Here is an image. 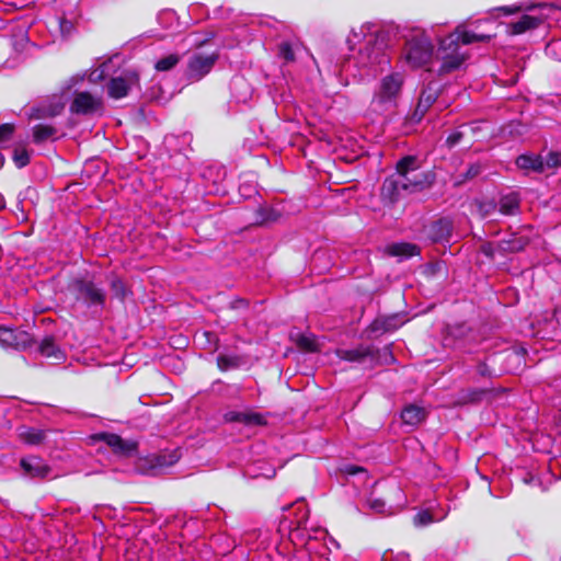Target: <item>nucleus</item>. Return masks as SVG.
<instances>
[{"instance_id":"nucleus-1","label":"nucleus","mask_w":561,"mask_h":561,"mask_svg":"<svg viewBox=\"0 0 561 561\" xmlns=\"http://www.w3.org/2000/svg\"><path fill=\"white\" fill-rule=\"evenodd\" d=\"M397 176L407 194L421 192L435 180L432 172L421 170V162L415 156H405L397 162Z\"/></svg>"},{"instance_id":"nucleus-2","label":"nucleus","mask_w":561,"mask_h":561,"mask_svg":"<svg viewBox=\"0 0 561 561\" xmlns=\"http://www.w3.org/2000/svg\"><path fill=\"white\" fill-rule=\"evenodd\" d=\"M389 61L383 37L376 33L365 35L364 43L360 45L358 55L355 57V65L359 68L371 69V72L376 73L378 70H383V67L389 65Z\"/></svg>"},{"instance_id":"nucleus-3","label":"nucleus","mask_w":561,"mask_h":561,"mask_svg":"<svg viewBox=\"0 0 561 561\" xmlns=\"http://www.w3.org/2000/svg\"><path fill=\"white\" fill-rule=\"evenodd\" d=\"M70 293L76 300L88 308L103 309L106 304L107 294L101 284L88 277L75 278L69 285Z\"/></svg>"},{"instance_id":"nucleus-4","label":"nucleus","mask_w":561,"mask_h":561,"mask_svg":"<svg viewBox=\"0 0 561 561\" xmlns=\"http://www.w3.org/2000/svg\"><path fill=\"white\" fill-rule=\"evenodd\" d=\"M295 514L296 519L291 520L289 526V537L291 541H299L301 545L306 546L308 551L314 550L316 540L319 537H324L325 530L321 528L313 529L314 536H312L311 530L307 528L309 511L305 503L299 502L295 505Z\"/></svg>"},{"instance_id":"nucleus-5","label":"nucleus","mask_w":561,"mask_h":561,"mask_svg":"<svg viewBox=\"0 0 561 561\" xmlns=\"http://www.w3.org/2000/svg\"><path fill=\"white\" fill-rule=\"evenodd\" d=\"M403 84V77L400 73L386 76L374 93L371 105L374 111L383 112L397 105Z\"/></svg>"},{"instance_id":"nucleus-6","label":"nucleus","mask_w":561,"mask_h":561,"mask_svg":"<svg viewBox=\"0 0 561 561\" xmlns=\"http://www.w3.org/2000/svg\"><path fill=\"white\" fill-rule=\"evenodd\" d=\"M433 45L425 35H415L407 41L403 58L411 68H421L427 65L433 57Z\"/></svg>"},{"instance_id":"nucleus-7","label":"nucleus","mask_w":561,"mask_h":561,"mask_svg":"<svg viewBox=\"0 0 561 561\" xmlns=\"http://www.w3.org/2000/svg\"><path fill=\"white\" fill-rule=\"evenodd\" d=\"M218 54L213 53L210 55H204L201 53H194L190 56L185 69V77L192 82L202 80L208 75L214 68L218 60Z\"/></svg>"},{"instance_id":"nucleus-8","label":"nucleus","mask_w":561,"mask_h":561,"mask_svg":"<svg viewBox=\"0 0 561 561\" xmlns=\"http://www.w3.org/2000/svg\"><path fill=\"white\" fill-rule=\"evenodd\" d=\"M138 83V73L135 70H125L119 76L112 78L108 82V95L114 99H122L126 96L130 89Z\"/></svg>"},{"instance_id":"nucleus-9","label":"nucleus","mask_w":561,"mask_h":561,"mask_svg":"<svg viewBox=\"0 0 561 561\" xmlns=\"http://www.w3.org/2000/svg\"><path fill=\"white\" fill-rule=\"evenodd\" d=\"M65 108V102L59 95H53L30 108V119H45L58 116Z\"/></svg>"},{"instance_id":"nucleus-10","label":"nucleus","mask_w":561,"mask_h":561,"mask_svg":"<svg viewBox=\"0 0 561 561\" xmlns=\"http://www.w3.org/2000/svg\"><path fill=\"white\" fill-rule=\"evenodd\" d=\"M32 343V336L25 331L14 330L5 327L0 328V345L3 347L24 351L28 348Z\"/></svg>"},{"instance_id":"nucleus-11","label":"nucleus","mask_w":561,"mask_h":561,"mask_svg":"<svg viewBox=\"0 0 561 561\" xmlns=\"http://www.w3.org/2000/svg\"><path fill=\"white\" fill-rule=\"evenodd\" d=\"M102 110L101 98L94 96L89 92H76L70 105V111L80 115H92Z\"/></svg>"},{"instance_id":"nucleus-12","label":"nucleus","mask_w":561,"mask_h":561,"mask_svg":"<svg viewBox=\"0 0 561 561\" xmlns=\"http://www.w3.org/2000/svg\"><path fill=\"white\" fill-rule=\"evenodd\" d=\"M92 439L95 442H103L113 450V453L121 456H129L137 448L136 443L124 440L121 436L113 433H96L92 436Z\"/></svg>"},{"instance_id":"nucleus-13","label":"nucleus","mask_w":561,"mask_h":561,"mask_svg":"<svg viewBox=\"0 0 561 561\" xmlns=\"http://www.w3.org/2000/svg\"><path fill=\"white\" fill-rule=\"evenodd\" d=\"M490 35L485 34H478L472 31H467L461 27H457V30L449 34L447 37L442 39V47L444 49L448 47H451L453 45H456V48L459 46V43L463 45L472 44L476 42H485L490 39Z\"/></svg>"},{"instance_id":"nucleus-14","label":"nucleus","mask_w":561,"mask_h":561,"mask_svg":"<svg viewBox=\"0 0 561 561\" xmlns=\"http://www.w3.org/2000/svg\"><path fill=\"white\" fill-rule=\"evenodd\" d=\"M460 46L456 48V45L444 49L442 45L439 46V51L442 54V65L439 68V73H449L458 69L462 62L465 61V55L459 53Z\"/></svg>"},{"instance_id":"nucleus-15","label":"nucleus","mask_w":561,"mask_h":561,"mask_svg":"<svg viewBox=\"0 0 561 561\" xmlns=\"http://www.w3.org/2000/svg\"><path fill=\"white\" fill-rule=\"evenodd\" d=\"M20 466L23 470V473L30 478L43 479L50 472V467L37 456H28L22 458Z\"/></svg>"},{"instance_id":"nucleus-16","label":"nucleus","mask_w":561,"mask_h":561,"mask_svg":"<svg viewBox=\"0 0 561 561\" xmlns=\"http://www.w3.org/2000/svg\"><path fill=\"white\" fill-rule=\"evenodd\" d=\"M339 358L353 363H364L366 359H374L375 352L369 345H359L352 350H337Z\"/></svg>"},{"instance_id":"nucleus-17","label":"nucleus","mask_w":561,"mask_h":561,"mask_svg":"<svg viewBox=\"0 0 561 561\" xmlns=\"http://www.w3.org/2000/svg\"><path fill=\"white\" fill-rule=\"evenodd\" d=\"M227 422H238L249 426L266 424L264 415L256 412L229 411L225 414Z\"/></svg>"},{"instance_id":"nucleus-18","label":"nucleus","mask_w":561,"mask_h":561,"mask_svg":"<svg viewBox=\"0 0 561 561\" xmlns=\"http://www.w3.org/2000/svg\"><path fill=\"white\" fill-rule=\"evenodd\" d=\"M438 98V89L432 84H428L423 91L421 92L414 116H417L419 119H421L426 112L430 110V107L435 103V101Z\"/></svg>"},{"instance_id":"nucleus-19","label":"nucleus","mask_w":561,"mask_h":561,"mask_svg":"<svg viewBox=\"0 0 561 561\" xmlns=\"http://www.w3.org/2000/svg\"><path fill=\"white\" fill-rule=\"evenodd\" d=\"M403 193L407 192L403 190V185L398 176H390L383 181L381 186L382 198L393 203L398 201Z\"/></svg>"},{"instance_id":"nucleus-20","label":"nucleus","mask_w":561,"mask_h":561,"mask_svg":"<svg viewBox=\"0 0 561 561\" xmlns=\"http://www.w3.org/2000/svg\"><path fill=\"white\" fill-rule=\"evenodd\" d=\"M541 24V19L531 16V15H523L516 22H512L508 25V33L511 35H519L525 33L526 31L534 30Z\"/></svg>"},{"instance_id":"nucleus-21","label":"nucleus","mask_w":561,"mask_h":561,"mask_svg":"<svg viewBox=\"0 0 561 561\" xmlns=\"http://www.w3.org/2000/svg\"><path fill=\"white\" fill-rule=\"evenodd\" d=\"M516 165L525 171L543 172L545 162L540 156L534 153L520 154L516 159Z\"/></svg>"},{"instance_id":"nucleus-22","label":"nucleus","mask_w":561,"mask_h":561,"mask_svg":"<svg viewBox=\"0 0 561 561\" xmlns=\"http://www.w3.org/2000/svg\"><path fill=\"white\" fill-rule=\"evenodd\" d=\"M426 416V411L415 404L407 405L401 412V419L404 424L415 426L420 424Z\"/></svg>"},{"instance_id":"nucleus-23","label":"nucleus","mask_w":561,"mask_h":561,"mask_svg":"<svg viewBox=\"0 0 561 561\" xmlns=\"http://www.w3.org/2000/svg\"><path fill=\"white\" fill-rule=\"evenodd\" d=\"M18 436L25 444L39 445L45 438V433L34 427L21 426L18 428Z\"/></svg>"},{"instance_id":"nucleus-24","label":"nucleus","mask_w":561,"mask_h":561,"mask_svg":"<svg viewBox=\"0 0 561 561\" xmlns=\"http://www.w3.org/2000/svg\"><path fill=\"white\" fill-rule=\"evenodd\" d=\"M451 232V222L448 219H439L431 226L430 236L434 241L447 239Z\"/></svg>"},{"instance_id":"nucleus-25","label":"nucleus","mask_w":561,"mask_h":561,"mask_svg":"<svg viewBox=\"0 0 561 561\" xmlns=\"http://www.w3.org/2000/svg\"><path fill=\"white\" fill-rule=\"evenodd\" d=\"M387 251L392 256L411 257L419 253L417 247L412 243H392L388 245Z\"/></svg>"},{"instance_id":"nucleus-26","label":"nucleus","mask_w":561,"mask_h":561,"mask_svg":"<svg viewBox=\"0 0 561 561\" xmlns=\"http://www.w3.org/2000/svg\"><path fill=\"white\" fill-rule=\"evenodd\" d=\"M180 459L178 450L163 451L152 459V467L167 468L173 466Z\"/></svg>"},{"instance_id":"nucleus-27","label":"nucleus","mask_w":561,"mask_h":561,"mask_svg":"<svg viewBox=\"0 0 561 561\" xmlns=\"http://www.w3.org/2000/svg\"><path fill=\"white\" fill-rule=\"evenodd\" d=\"M57 134V129L51 125L38 124L33 127V140L36 144L48 140Z\"/></svg>"},{"instance_id":"nucleus-28","label":"nucleus","mask_w":561,"mask_h":561,"mask_svg":"<svg viewBox=\"0 0 561 561\" xmlns=\"http://www.w3.org/2000/svg\"><path fill=\"white\" fill-rule=\"evenodd\" d=\"M519 208V198L516 194H508L500 199V211L504 215H515Z\"/></svg>"},{"instance_id":"nucleus-29","label":"nucleus","mask_w":561,"mask_h":561,"mask_svg":"<svg viewBox=\"0 0 561 561\" xmlns=\"http://www.w3.org/2000/svg\"><path fill=\"white\" fill-rule=\"evenodd\" d=\"M39 353L43 356L53 357L55 359L62 358V353L57 347V345L55 344L54 340L50 339V337H46V339H44L42 341V343L39 345Z\"/></svg>"},{"instance_id":"nucleus-30","label":"nucleus","mask_w":561,"mask_h":561,"mask_svg":"<svg viewBox=\"0 0 561 561\" xmlns=\"http://www.w3.org/2000/svg\"><path fill=\"white\" fill-rule=\"evenodd\" d=\"M528 243V240L524 237H514L510 240H503L500 243V248L503 251L518 252L522 251Z\"/></svg>"},{"instance_id":"nucleus-31","label":"nucleus","mask_w":561,"mask_h":561,"mask_svg":"<svg viewBox=\"0 0 561 561\" xmlns=\"http://www.w3.org/2000/svg\"><path fill=\"white\" fill-rule=\"evenodd\" d=\"M180 61V56L178 54H170L168 56H164L160 58L156 65L154 68L157 71H169L172 68H174Z\"/></svg>"},{"instance_id":"nucleus-32","label":"nucleus","mask_w":561,"mask_h":561,"mask_svg":"<svg viewBox=\"0 0 561 561\" xmlns=\"http://www.w3.org/2000/svg\"><path fill=\"white\" fill-rule=\"evenodd\" d=\"M278 214L273 208L261 207L256 211L255 224L264 225L271 221H275Z\"/></svg>"},{"instance_id":"nucleus-33","label":"nucleus","mask_w":561,"mask_h":561,"mask_svg":"<svg viewBox=\"0 0 561 561\" xmlns=\"http://www.w3.org/2000/svg\"><path fill=\"white\" fill-rule=\"evenodd\" d=\"M110 286L113 291L114 297L119 300H124L127 294L126 286L124 282L119 277H113L110 280Z\"/></svg>"},{"instance_id":"nucleus-34","label":"nucleus","mask_w":561,"mask_h":561,"mask_svg":"<svg viewBox=\"0 0 561 561\" xmlns=\"http://www.w3.org/2000/svg\"><path fill=\"white\" fill-rule=\"evenodd\" d=\"M13 161L18 168H24L30 163V154L24 148H16L13 152Z\"/></svg>"},{"instance_id":"nucleus-35","label":"nucleus","mask_w":561,"mask_h":561,"mask_svg":"<svg viewBox=\"0 0 561 561\" xmlns=\"http://www.w3.org/2000/svg\"><path fill=\"white\" fill-rule=\"evenodd\" d=\"M217 363H218V367L221 370H227L229 368L238 366V358L237 357L227 356V355H219L218 358H217Z\"/></svg>"},{"instance_id":"nucleus-36","label":"nucleus","mask_w":561,"mask_h":561,"mask_svg":"<svg viewBox=\"0 0 561 561\" xmlns=\"http://www.w3.org/2000/svg\"><path fill=\"white\" fill-rule=\"evenodd\" d=\"M413 522L416 526H426L433 523L434 518L428 511H422L414 516Z\"/></svg>"},{"instance_id":"nucleus-37","label":"nucleus","mask_w":561,"mask_h":561,"mask_svg":"<svg viewBox=\"0 0 561 561\" xmlns=\"http://www.w3.org/2000/svg\"><path fill=\"white\" fill-rule=\"evenodd\" d=\"M469 331V327L465 323L456 324L449 328V334L456 339L465 337Z\"/></svg>"},{"instance_id":"nucleus-38","label":"nucleus","mask_w":561,"mask_h":561,"mask_svg":"<svg viewBox=\"0 0 561 561\" xmlns=\"http://www.w3.org/2000/svg\"><path fill=\"white\" fill-rule=\"evenodd\" d=\"M367 505L369 506V508L376 513H383L385 512V508H386V503L383 500H380V499H374V497H369L367 500Z\"/></svg>"},{"instance_id":"nucleus-39","label":"nucleus","mask_w":561,"mask_h":561,"mask_svg":"<svg viewBox=\"0 0 561 561\" xmlns=\"http://www.w3.org/2000/svg\"><path fill=\"white\" fill-rule=\"evenodd\" d=\"M477 375H479L482 378H492L494 376V373L485 362H480L477 365Z\"/></svg>"},{"instance_id":"nucleus-40","label":"nucleus","mask_w":561,"mask_h":561,"mask_svg":"<svg viewBox=\"0 0 561 561\" xmlns=\"http://www.w3.org/2000/svg\"><path fill=\"white\" fill-rule=\"evenodd\" d=\"M14 131V126L11 124H2L0 126V144L10 139Z\"/></svg>"},{"instance_id":"nucleus-41","label":"nucleus","mask_w":561,"mask_h":561,"mask_svg":"<svg viewBox=\"0 0 561 561\" xmlns=\"http://www.w3.org/2000/svg\"><path fill=\"white\" fill-rule=\"evenodd\" d=\"M298 345L307 351H314L317 343L311 336H300L298 340Z\"/></svg>"},{"instance_id":"nucleus-42","label":"nucleus","mask_w":561,"mask_h":561,"mask_svg":"<svg viewBox=\"0 0 561 561\" xmlns=\"http://www.w3.org/2000/svg\"><path fill=\"white\" fill-rule=\"evenodd\" d=\"M279 54L286 61H293L295 59L294 51L290 45L287 43L280 44Z\"/></svg>"},{"instance_id":"nucleus-43","label":"nucleus","mask_w":561,"mask_h":561,"mask_svg":"<svg viewBox=\"0 0 561 561\" xmlns=\"http://www.w3.org/2000/svg\"><path fill=\"white\" fill-rule=\"evenodd\" d=\"M463 137V134L462 131L460 130H455L453 131L446 139V145L449 147V148H453L455 147L456 145H458L461 140V138Z\"/></svg>"},{"instance_id":"nucleus-44","label":"nucleus","mask_w":561,"mask_h":561,"mask_svg":"<svg viewBox=\"0 0 561 561\" xmlns=\"http://www.w3.org/2000/svg\"><path fill=\"white\" fill-rule=\"evenodd\" d=\"M106 64H102L99 69L91 72L90 79L92 81L102 80L105 77Z\"/></svg>"},{"instance_id":"nucleus-45","label":"nucleus","mask_w":561,"mask_h":561,"mask_svg":"<svg viewBox=\"0 0 561 561\" xmlns=\"http://www.w3.org/2000/svg\"><path fill=\"white\" fill-rule=\"evenodd\" d=\"M560 163V156L558 153H550L547 161L545 162V167L548 168L557 167Z\"/></svg>"},{"instance_id":"nucleus-46","label":"nucleus","mask_w":561,"mask_h":561,"mask_svg":"<svg viewBox=\"0 0 561 561\" xmlns=\"http://www.w3.org/2000/svg\"><path fill=\"white\" fill-rule=\"evenodd\" d=\"M344 472L348 476H354V474H357L359 472H363L365 473V469L363 467H357V466H353V465H348L344 468Z\"/></svg>"},{"instance_id":"nucleus-47","label":"nucleus","mask_w":561,"mask_h":561,"mask_svg":"<svg viewBox=\"0 0 561 561\" xmlns=\"http://www.w3.org/2000/svg\"><path fill=\"white\" fill-rule=\"evenodd\" d=\"M548 54L556 53L557 50H561V41H553L549 43L546 47Z\"/></svg>"},{"instance_id":"nucleus-48","label":"nucleus","mask_w":561,"mask_h":561,"mask_svg":"<svg viewBox=\"0 0 561 561\" xmlns=\"http://www.w3.org/2000/svg\"><path fill=\"white\" fill-rule=\"evenodd\" d=\"M480 170H481V168L479 164L470 165V168L467 171L466 178L471 179V178L477 176L480 173Z\"/></svg>"},{"instance_id":"nucleus-49","label":"nucleus","mask_w":561,"mask_h":561,"mask_svg":"<svg viewBox=\"0 0 561 561\" xmlns=\"http://www.w3.org/2000/svg\"><path fill=\"white\" fill-rule=\"evenodd\" d=\"M203 336H205L209 342L216 343V341H217L216 335L214 333H210V332H204Z\"/></svg>"},{"instance_id":"nucleus-50","label":"nucleus","mask_w":561,"mask_h":561,"mask_svg":"<svg viewBox=\"0 0 561 561\" xmlns=\"http://www.w3.org/2000/svg\"><path fill=\"white\" fill-rule=\"evenodd\" d=\"M60 27H61V31L65 32V31H69L72 27V25L68 21H62L60 23Z\"/></svg>"},{"instance_id":"nucleus-51","label":"nucleus","mask_w":561,"mask_h":561,"mask_svg":"<svg viewBox=\"0 0 561 561\" xmlns=\"http://www.w3.org/2000/svg\"><path fill=\"white\" fill-rule=\"evenodd\" d=\"M394 319H396V318H391V319H388V320H386V321H385V329H386V330L394 329V328H396V325H393V327H392V325L390 324V321H392V320H394Z\"/></svg>"},{"instance_id":"nucleus-52","label":"nucleus","mask_w":561,"mask_h":561,"mask_svg":"<svg viewBox=\"0 0 561 561\" xmlns=\"http://www.w3.org/2000/svg\"><path fill=\"white\" fill-rule=\"evenodd\" d=\"M483 252H484L485 254H488V255H491V253H490L489 249H486V247H483Z\"/></svg>"},{"instance_id":"nucleus-53","label":"nucleus","mask_w":561,"mask_h":561,"mask_svg":"<svg viewBox=\"0 0 561 561\" xmlns=\"http://www.w3.org/2000/svg\"><path fill=\"white\" fill-rule=\"evenodd\" d=\"M502 10H504L507 14L512 13V11L507 8H502Z\"/></svg>"},{"instance_id":"nucleus-54","label":"nucleus","mask_w":561,"mask_h":561,"mask_svg":"<svg viewBox=\"0 0 561 561\" xmlns=\"http://www.w3.org/2000/svg\"><path fill=\"white\" fill-rule=\"evenodd\" d=\"M274 476H275V470L273 469L272 474H270L268 477H274Z\"/></svg>"}]
</instances>
